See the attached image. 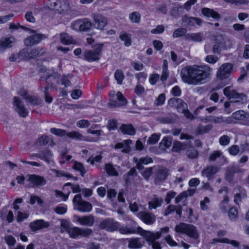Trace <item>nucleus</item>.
Segmentation results:
<instances>
[{"label": "nucleus", "mask_w": 249, "mask_h": 249, "mask_svg": "<svg viewBox=\"0 0 249 249\" xmlns=\"http://www.w3.org/2000/svg\"><path fill=\"white\" fill-rule=\"evenodd\" d=\"M136 175V171L134 168L131 169L126 174L124 175L123 178L125 181L126 185H130L132 183L134 176Z\"/></svg>", "instance_id": "473e14b6"}, {"label": "nucleus", "mask_w": 249, "mask_h": 249, "mask_svg": "<svg viewBox=\"0 0 249 249\" xmlns=\"http://www.w3.org/2000/svg\"><path fill=\"white\" fill-rule=\"evenodd\" d=\"M172 139L171 137H164L160 143V148L164 150L170 147L172 144Z\"/></svg>", "instance_id": "ea45409f"}, {"label": "nucleus", "mask_w": 249, "mask_h": 249, "mask_svg": "<svg viewBox=\"0 0 249 249\" xmlns=\"http://www.w3.org/2000/svg\"><path fill=\"white\" fill-rule=\"evenodd\" d=\"M144 243L143 238H133L129 241L128 247L132 249H138L141 248Z\"/></svg>", "instance_id": "5701e85b"}, {"label": "nucleus", "mask_w": 249, "mask_h": 249, "mask_svg": "<svg viewBox=\"0 0 249 249\" xmlns=\"http://www.w3.org/2000/svg\"><path fill=\"white\" fill-rule=\"evenodd\" d=\"M160 135L154 134L150 137L147 141V143L150 144H154L159 140Z\"/></svg>", "instance_id": "338daca9"}, {"label": "nucleus", "mask_w": 249, "mask_h": 249, "mask_svg": "<svg viewBox=\"0 0 249 249\" xmlns=\"http://www.w3.org/2000/svg\"><path fill=\"white\" fill-rule=\"evenodd\" d=\"M165 95L164 94H160L156 99L154 104L156 106L162 105L165 101Z\"/></svg>", "instance_id": "774afa93"}, {"label": "nucleus", "mask_w": 249, "mask_h": 249, "mask_svg": "<svg viewBox=\"0 0 249 249\" xmlns=\"http://www.w3.org/2000/svg\"><path fill=\"white\" fill-rule=\"evenodd\" d=\"M19 60L22 59H30L32 58V55H30L29 51L26 49H23L18 54Z\"/></svg>", "instance_id": "de8ad7c7"}, {"label": "nucleus", "mask_w": 249, "mask_h": 249, "mask_svg": "<svg viewBox=\"0 0 249 249\" xmlns=\"http://www.w3.org/2000/svg\"><path fill=\"white\" fill-rule=\"evenodd\" d=\"M67 136L69 138L73 139H76L78 140H84L82 134H80L79 132L76 131H72L71 132H67Z\"/></svg>", "instance_id": "864d4df0"}, {"label": "nucleus", "mask_w": 249, "mask_h": 249, "mask_svg": "<svg viewBox=\"0 0 249 249\" xmlns=\"http://www.w3.org/2000/svg\"><path fill=\"white\" fill-rule=\"evenodd\" d=\"M177 109L178 111L183 113L184 114L185 116L189 119L193 120L194 119V116L192 114L191 112H190L189 110H186L185 108H182L180 109V107L178 106Z\"/></svg>", "instance_id": "e2e57ef3"}, {"label": "nucleus", "mask_w": 249, "mask_h": 249, "mask_svg": "<svg viewBox=\"0 0 249 249\" xmlns=\"http://www.w3.org/2000/svg\"><path fill=\"white\" fill-rule=\"evenodd\" d=\"M119 129L124 134L133 135L135 133V129L131 124H123L120 126Z\"/></svg>", "instance_id": "cd10ccee"}, {"label": "nucleus", "mask_w": 249, "mask_h": 249, "mask_svg": "<svg viewBox=\"0 0 249 249\" xmlns=\"http://www.w3.org/2000/svg\"><path fill=\"white\" fill-rule=\"evenodd\" d=\"M201 11L202 13L207 17H212L215 19H219L221 18L220 14L213 9L208 8H203L202 9Z\"/></svg>", "instance_id": "c85d7f7f"}, {"label": "nucleus", "mask_w": 249, "mask_h": 249, "mask_svg": "<svg viewBox=\"0 0 249 249\" xmlns=\"http://www.w3.org/2000/svg\"><path fill=\"white\" fill-rule=\"evenodd\" d=\"M94 26L95 28L102 30L107 24V19L102 15H96L94 17Z\"/></svg>", "instance_id": "a211bd4d"}, {"label": "nucleus", "mask_w": 249, "mask_h": 249, "mask_svg": "<svg viewBox=\"0 0 249 249\" xmlns=\"http://www.w3.org/2000/svg\"><path fill=\"white\" fill-rule=\"evenodd\" d=\"M74 209L82 213H89L92 209V204L87 201L82 200L80 194L75 195L72 200Z\"/></svg>", "instance_id": "7ed1b4c3"}, {"label": "nucleus", "mask_w": 249, "mask_h": 249, "mask_svg": "<svg viewBox=\"0 0 249 249\" xmlns=\"http://www.w3.org/2000/svg\"><path fill=\"white\" fill-rule=\"evenodd\" d=\"M185 39L195 42H201L204 39V37L202 34L200 33H189L185 35Z\"/></svg>", "instance_id": "c756f323"}, {"label": "nucleus", "mask_w": 249, "mask_h": 249, "mask_svg": "<svg viewBox=\"0 0 249 249\" xmlns=\"http://www.w3.org/2000/svg\"><path fill=\"white\" fill-rule=\"evenodd\" d=\"M162 202L163 199L162 198L154 197L148 202L149 209L150 210L156 209L161 206Z\"/></svg>", "instance_id": "c9c22d12"}, {"label": "nucleus", "mask_w": 249, "mask_h": 249, "mask_svg": "<svg viewBox=\"0 0 249 249\" xmlns=\"http://www.w3.org/2000/svg\"><path fill=\"white\" fill-rule=\"evenodd\" d=\"M233 69V65L230 63L222 64L217 72V77L220 80L228 78L231 74Z\"/></svg>", "instance_id": "0eeeda50"}, {"label": "nucleus", "mask_w": 249, "mask_h": 249, "mask_svg": "<svg viewBox=\"0 0 249 249\" xmlns=\"http://www.w3.org/2000/svg\"><path fill=\"white\" fill-rule=\"evenodd\" d=\"M100 227L109 232H113L119 230L121 232H124V233H152L151 232L144 231L136 224H134L131 228H121L119 223L111 218L106 219L101 222Z\"/></svg>", "instance_id": "f03ea898"}, {"label": "nucleus", "mask_w": 249, "mask_h": 249, "mask_svg": "<svg viewBox=\"0 0 249 249\" xmlns=\"http://www.w3.org/2000/svg\"><path fill=\"white\" fill-rule=\"evenodd\" d=\"M105 168L107 173L109 175L113 176H118V173L112 164L109 163L106 164L105 165Z\"/></svg>", "instance_id": "a18cd8bd"}, {"label": "nucleus", "mask_w": 249, "mask_h": 249, "mask_svg": "<svg viewBox=\"0 0 249 249\" xmlns=\"http://www.w3.org/2000/svg\"><path fill=\"white\" fill-rule=\"evenodd\" d=\"M73 168L80 172V175L83 177L86 173V170L83 164L79 162H75L73 164Z\"/></svg>", "instance_id": "5fc2aeb1"}, {"label": "nucleus", "mask_w": 249, "mask_h": 249, "mask_svg": "<svg viewBox=\"0 0 249 249\" xmlns=\"http://www.w3.org/2000/svg\"><path fill=\"white\" fill-rule=\"evenodd\" d=\"M50 226V223L48 221H46L43 219H38L31 222L29 224V227L33 231H41L44 229H47Z\"/></svg>", "instance_id": "9d476101"}, {"label": "nucleus", "mask_w": 249, "mask_h": 249, "mask_svg": "<svg viewBox=\"0 0 249 249\" xmlns=\"http://www.w3.org/2000/svg\"><path fill=\"white\" fill-rule=\"evenodd\" d=\"M129 18L132 22L139 23L141 19V15L139 13L134 12L129 15Z\"/></svg>", "instance_id": "052dcab7"}, {"label": "nucleus", "mask_w": 249, "mask_h": 249, "mask_svg": "<svg viewBox=\"0 0 249 249\" xmlns=\"http://www.w3.org/2000/svg\"><path fill=\"white\" fill-rule=\"evenodd\" d=\"M216 242H220L222 243L231 244L234 247H237L238 246V242L235 240H230L228 238L219 237L218 238L213 239L212 244H214Z\"/></svg>", "instance_id": "58836bf2"}, {"label": "nucleus", "mask_w": 249, "mask_h": 249, "mask_svg": "<svg viewBox=\"0 0 249 249\" xmlns=\"http://www.w3.org/2000/svg\"><path fill=\"white\" fill-rule=\"evenodd\" d=\"M13 105L15 107V110L19 116L23 118L27 116L29 113L28 110L25 107L23 103L18 97L14 98Z\"/></svg>", "instance_id": "6e6552de"}, {"label": "nucleus", "mask_w": 249, "mask_h": 249, "mask_svg": "<svg viewBox=\"0 0 249 249\" xmlns=\"http://www.w3.org/2000/svg\"><path fill=\"white\" fill-rule=\"evenodd\" d=\"M138 216L146 224H153L156 219V216L153 213L146 212H140L138 213Z\"/></svg>", "instance_id": "2eb2a0df"}, {"label": "nucleus", "mask_w": 249, "mask_h": 249, "mask_svg": "<svg viewBox=\"0 0 249 249\" xmlns=\"http://www.w3.org/2000/svg\"><path fill=\"white\" fill-rule=\"evenodd\" d=\"M246 113V112L243 110H239L233 113L232 116L235 119L240 121L241 123L242 124Z\"/></svg>", "instance_id": "3c124183"}, {"label": "nucleus", "mask_w": 249, "mask_h": 249, "mask_svg": "<svg viewBox=\"0 0 249 249\" xmlns=\"http://www.w3.org/2000/svg\"><path fill=\"white\" fill-rule=\"evenodd\" d=\"M229 198L228 196H225L223 200L220 203L219 207L221 211L223 213H226L228 209L229 208Z\"/></svg>", "instance_id": "c03bdc74"}, {"label": "nucleus", "mask_w": 249, "mask_h": 249, "mask_svg": "<svg viewBox=\"0 0 249 249\" xmlns=\"http://www.w3.org/2000/svg\"><path fill=\"white\" fill-rule=\"evenodd\" d=\"M224 95L228 98L232 99L235 103H243L245 99L244 94L239 93L235 90H231L230 87H227L223 90Z\"/></svg>", "instance_id": "423d86ee"}, {"label": "nucleus", "mask_w": 249, "mask_h": 249, "mask_svg": "<svg viewBox=\"0 0 249 249\" xmlns=\"http://www.w3.org/2000/svg\"><path fill=\"white\" fill-rule=\"evenodd\" d=\"M217 158H219L221 160V164L223 165L227 163L226 159L222 155V154L220 151H215L209 157V160L211 161H214Z\"/></svg>", "instance_id": "2f4dec72"}, {"label": "nucleus", "mask_w": 249, "mask_h": 249, "mask_svg": "<svg viewBox=\"0 0 249 249\" xmlns=\"http://www.w3.org/2000/svg\"><path fill=\"white\" fill-rule=\"evenodd\" d=\"M60 39L61 42L65 45L70 44L72 42V38L67 33H62L60 35Z\"/></svg>", "instance_id": "37998d69"}, {"label": "nucleus", "mask_w": 249, "mask_h": 249, "mask_svg": "<svg viewBox=\"0 0 249 249\" xmlns=\"http://www.w3.org/2000/svg\"><path fill=\"white\" fill-rule=\"evenodd\" d=\"M177 232L181 233H197L196 228L191 224L180 223L175 227Z\"/></svg>", "instance_id": "1a4fd4ad"}, {"label": "nucleus", "mask_w": 249, "mask_h": 249, "mask_svg": "<svg viewBox=\"0 0 249 249\" xmlns=\"http://www.w3.org/2000/svg\"><path fill=\"white\" fill-rule=\"evenodd\" d=\"M26 103L33 106H39L41 104V100L38 97L29 94L25 97Z\"/></svg>", "instance_id": "a878e982"}, {"label": "nucleus", "mask_w": 249, "mask_h": 249, "mask_svg": "<svg viewBox=\"0 0 249 249\" xmlns=\"http://www.w3.org/2000/svg\"><path fill=\"white\" fill-rule=\"evenodd\" d=\"M206 122H210L215 124L230 123V118H225L222 116H209L205 119Z\"/></svg>", "instance_id": "bb28decb"}, {"label": "nucleus", "mask_w": 249, "mask_h": 249, "mask_svg": "<svg viewBox=\"0 0 249 249\" xmlns=\"http://www.w3.org/2000/svg\"><path fill=\"white\" fill-rule=\"evenodd\" d=\"M134 160L137 162V168L140 170L142 168V164H147L153 162L152 159L150 157L141 158L139 160L134 158Z\"/></svg>", "instance_id": "72a5a7b5"}, {"label": "nucleus", "mask_w": 249, "mask_h": 249, "mask_svg": "<svg viewBox=\"0 0 249 249\" xmlns=\"http://www.w3.org/2000/svg\"><path fill=\"white\" fill-rule=\"evenodd\" d=\"M73 26L75 29H78L80 31H87L90 28L91 23L87 19H79L73 23Z\"/></svg>", "instance_id": "4468645a"}, {"label": "nucleus", "mask_w": 249, "mask_h": 249, "mask_svg": "<svg viewBox=\"0 0 249 249\" xmlns=\"http://www.w3.org/2000/svg\"><path fill=\"white\" fill-rule=\"evenodd\" d=\"M30 36L24 40V43L27 46H32L39 43L43 39L46 38L45 35L36 34V32L32 33Z\"/></svg>", "instance_id": "f8f14e48"}, {"label": "nucleus", "mask_w": 249, "mask_h": 249, "mask_svg": "<svg viewBox=\"0 0 249 249\" xmlns=\"http://www.w3.org/2000/svg\"><path fill=\"white\" fill-rule=\"evenodd\" d=\"M15 39L13 37H5L0 40V53L12 46Z\"/></svg>", "instance_id": "6ab92c4d"}, {"label": "nucleus", "mask_w": 249, "mask_h": 249, "mask_svg": "<svg viewBox=\"0 0 249 249\" xmlns=\"http://www.w3.org/2000/svg\"><path fill=\"white\" fill-rule=\"evenodd\" d=\"M29 216V214L26 213H22L18 211L16 216V220L17 222L20 223L24 220L27 219Z\"/></svg>", "instance_id": "4d7b16f0"}, {"label": "nucleus", "mask_w": 249, "mask_h": 249, "mask_svg": "<svg viewBox=\"0 0 249 249\" xmlns=\"http://www.w3.org/2000/svg\"><path fill=\"white\" fill-rule=\"evenodd\" d=\"M19 28H20L24 30L29 31L30 33H32L35 32V30L30 29L24 26H22L19 24V23H18L17 24H16L15 23L11 22L9 24V29L13 30H17Z\"/></svg>", "instance_id": "09e8293b"}, {"label": "nucleus", "mask_w": 249, "mask_h": 249, "mask_svg": "<svg viewBox=\"0 0 249 249\" xmlns=\"http://www.w3.org/2000/svg\"><path fill=\"white\" fill-rule=\"evenodd\" d=\"M182 210V207L180 205L176 206L173 205H169L165 211L164 215L167 216L175 211L176 213L180 217L181 216Z\"/></svg>", "instance_id": "b1692460"}, {"label": "nucleus", "mask_w": 249, "mask_h": 249, "mask_svg": "<svg viewBox=\"0 0 249 249\" xmlns=\"http://www.w3.org/2000/svg\"><path fill=\"white\" fill-rule=\"evenodd\" d=\"M53 210L58 214H64L67 211V207L65 205H59L53 208Z\"/></svg>", "instance_id": "603ef678"}, {"label": "nucleus", "mask_w": 249, "mask_h": 249, "mask_svg": "<svg viewBox=\"0 0 249 249\" xmlns=\"http://www.w3.org/2000/svg\"><path fill=\"white\" fill-rule=\"evenodd\" d=\"M185 144L178 141L175 142L173 143L172 150L174 152H179L181 150H184L185 149Z\"/></svg>", "instance_id": "49530a36"}, {"label": "nucleus", "mask_w": 249, "mask_h": 249, "mask_svg": "<svg viewBox=\"0 0 249 249\" xmlns=\"http://www.w3.org/2000/svg\"><path fill=\"white\" fill-rule=\"evenodd\" d=\"M50 131L52 134L59 137H63L65 135L67 136L66 131L63 129L52 128L50 130Z\"/></svg>", "instance_id": "13d9d810"}, {"label": "nucleus", "mask_w": 249, "mask_h": 249, "mask_svg": "<svg viewBox=\"0 0 249 249\" xmlns=\"http://www.w3.org/2000/svg\"><path fill=\"white\" fill-rule=\"evenodd\" d=\"M216 41L221 47L227 49L231 47V43L229 38L226 36H221L220 38H217Z\"/></svg>", "instance_id": "7c9ffc66"}, {"label": "nucleus", "mask_w": 249, "mask_h": 249, "mask_svg": "<svg viewBox=\"0 0 249 249\" xmlns=\"http://www.w3.org/2000/svg\"><path fill=\"white\" fill-rule=\"evenodd\" d=\"M116 100L117 101H114V104L112 103L115 106H124L127 104L126 99L120 91L116 94Z\"/></svg>", "instance_id": "e433bc0d"}, {"label": "nucleus", "mask_w": 249, "mask_h": 249, "mask_svg": "<svg viewBox=\"0 0 249 249\" xmlns=\"http://www.w3.org/2000/svg\"><path fill=\"white\" fill-rule=\"evenodd\" d=\"M187 32V30L184 28H180L176 29L173 34V37L174 38H178L181 36H182L184 35L185 36L186 33Z\"/></svg>", "instance_id": "6e6d98bb"}, {"label": "nucleus", "mask_w": 249, "mask_h": 249, "mask_svg": "<svg viewBox=\"0 0 249 249\" xmlns=\"http://www.w3.org/2000/svg\"><path fill=\"white\" fill-rule=\"evenodd\" d=\"M242 172V169L238 165L230 167L227 169L225 175L226 179L230 181L235 173Z\"/></svg>", "instance_id": "393cba45"}, {"label": "nucleus", "mask_w": 249, "mask_h": 249, "mask_svg": "<svg viewBox=\"0 0 249 249\" xmlns=\"http://www.w3.org/2000/svg\"><path fill=\"white\" fill-rule=\"evenodd\" d=\"M132 142L130 140H126L123 142H118L115 145V149H122V152L124 153H129L131 150L130 145Z\"/></svg>", "instance_id": "412c9836"}, {"label": "nucleus", "mask_w": 249, "mask_h": 249, "mask_svg": "<svg viewBox=\"0 0 249 249\" xmlns=\"http://www.w3.org/2000/svg\"><path fill=\"white\" fill-rule=\"evenodd\" d=\"M218 168L214 166H210L204 168L201 173L203 177L207 178L208 180H210L213 178L214 175L217 173Z\"/></svg>", "instance_id": "dca6fc26"}, {"label": "nucleus", "mask_w": 249, "mask_h": 249, "mask_svg": "<svg viewBox=\"0 0 249 249\" xmlns=\"http://www.w3.org/2000/svg\"><path fill=\"white\" fill-rule=\"evenodd\" d=\"M120 38L124 42L126 46H129L131 44V35L130 34L122 32L120 34Z\"/></svg>", "instance_id": "a19ab883"}, {"label": "nucleus", "mask_w": 249, "mask_h": 249, "mask_svg": "<svg viewBox=\"0 0 249 249\" xmlns=\"http://www.w3.org/2000/svg\"><path fill=\"white\" fill-rule=\"evenodd\" d=\"M107 127L109 131L115 130L118 127L117 121L114 119L108 120Z\"/></svg>", "instance_id": "69168bd1"}, {"label": "nucleus", "mask_w": 249, "mask_h": 249, "mask_svg": "<svg viewBox=\"0 0 249 249\" xmlns=\"http://www.w3.org/2000/svg\"><path fill=\"white\" fill-rule=\"evenodd\" d=\"M60 230L61 232H66L68 233H83L80 228L73 227L71 221L66 219H61Z\"/></svg>", "instance_id": "20e7f679"}, {"label": "nucleus", "mask_w": 249, "mask_h": 249, "mask_svg": "<svg viewBox=\"0 0 249 249\" xmlns=\"http://www.w3.org/2000/svg\"><path fill=\"white\" fill-rule=\"evenodd\" d=\"M231 139L227 135L222 136L219 140V142L220 145L222 146H226L229 144Z\"/></svg>", "instance_id": "0e129e2a"}, {"label": "nucleus", "mask_w": 249, "mask_h": 249, "mask_svg": "<svg viewBox=\"0 0 249 249\" xmlns=\"http://www.w3.org/2000/svg\"><path fill=\"white\" fill-rule=\"evenodd\" d=\"M36 157L40 159L45 161L48 164H51L53 162V154L49 150H44L36 155Z\"/></svg>", "instance_id": "f3484780"}, {"label": "nucleus", "mask_w": 249, "mask_h": 249, "mask_svg": "<svg viewBox=\"0 0 249 249\" xmlns=\"http://www.w3.org/2000/svg\"><path fill=\"white\" fill-rule=\"evenodd\" d=\"M103 48L102 44L97 45L94 50H86L84 53V57L88 61H94L100 59V55Z\"/></svg>", "instance_id": "39448f33"}, {"label": "nucleus", "mask_w": 249, "mask_h": 249, "mask_svg": "<svg viewBox=\"0 0 249 249\" xmlns=\"http://www.w3.org/2000/svg\"><path fill=\"white\" fill-rule=\"evenodd\" d=\"M146 241L149 245H151L153 249H161L160 244L158 240L160 238V234H144Z\"/></svg>", "instance_id": "ddd939ff"}, {"label": "nucleus", "mask_w": 249, "mask_h": 249, "mask_svg": "<svg viewBox=\"0 0 249 249\" xmlns=\"http://www.w3.org/2000/svg\"><path fill=\"white\" fill-rule=\"evenodd\" d=\"M169 175V170L164 167L160 168L157 171L156 180H165Z\"/></svg>", "instance_id": "f704fd0d"}, {"label": "nucleus", "mask_w": 249, "mask_h": 249, "mask_svg": "<svg viewBox=\"0 0 249 249\" xmlns=\"http://www.w3.org/2000/svg\"><path fill=\"white\" fill-rule=\"evenodd\" d=\"M5 240L10 247V249L13 248L16 243V239L11 235H7L5 236Z\"/></svg>", "instance_id": "bf43d9fd"}, {"label": "nucleus", "mask_w": 249, "mask_h": 249, "mask_svg": "<svg viewBox=\"0 0 249 249\" xmlns=\"http://www.w3.org/2000/svg\"><path fill=\"white\" fill-rule=\"evenodd\" d=\"M57 83L58 84L64 85L65 87H68L71 86L70 80L69 79L68 76L66 75H63Z\"/></svg>", "instance_id": "680f3d73"}, {"label": "nucleus", "mask_w": 249, "mask_h": 249, "mask_svg": "<svg viewBox=\"0 0 249 249\" xmlns=\"http://www.w3.org/2000/svg\"><path fill=\"white\" fill-rule=\"evenodd\" d=\"M0 217L3 220H5L8 223H11L14 219V215L11 210L8 211L7 209L3 208L0 212Z\"/></svg>", "instance_id": "4be33fe9"}, {"label": "nucleus", "mask_w": 249, "mask_h": 249, "mask_svg": "<svg viewBox=\"0 0 249 249\" xmlns=\"http://www.w3.org/2000/svg\"><path fill=\"white\" fill-rule=\"evenodd\" d=\"M212 71V69L207 65L187 66L181 69L180 76L184 83L196 86L205 83Z\"/></svg>", "instance_id": "f257e3e1"}, {"label": "nucleus", "mask_w": 249, "mask_h": 249, "mask_svg": "<svg viewBox=\"0 0 249 249\" xmlns=\"http://www.w3.org/2000/svg\"><path fill=\"white\" fill-rule=\"evenodd\" d=\"M74 217L76 221L83 226H91L94 223L93 217L90 215L82 217L75 215Z\"/></svg>", "instance_id": "aec40b11"}, {"label": "nucleus", "mask_w": 249, "mask_h": 249, "mask_svg": "<svg viewBox=\"0 0 249 249\" xmlns=\"http://www.w3.org/2000/svg\"><path fill=\"white\" fill-rule=\"evenodd\" d=\"M213 127V125L208 124L206 125H199L196 129V133L198 134H202L208 132Z\"/></svg>", "instance_id": "79ce46f5"}, {"label": "nucleus", "mask_w": 249, "mask_h": 249, "mask_svg": "<svg viewBox=\"0 0 249 249\" xmlns=\"http://www.w3.org/2000/svg\"><path fill=\"white\" fill-rule=\"evenodd\" d=\"M27 180L32 185V187H36L44 185L46 183L45 178L41 176L33 174L28 175Z\"/></svg>", "instance_id": "9b49d317"}, {"label": "nucleus", "mask_w": 249, "mask_h": 249, "mask_svg": "<svg viewBox=\"0 0 249 249\" xmlns=\"http://www.w3.org/2000/svg\"><path fill=\"white\" fill-rule=\"evenodd\" d=\"M69 10V4L67 0H59V5L56 11L59 13H62L68 11Z\"/></svg>", "instance_id": "4c0bfd02"}, {"label": "nucleus", "mask_w": 249, "mask_h": 249, "mask_svg": "<svg viewBox=\"0 0 249 249\" xmlns=\"http://www.w3.org/2000/svg\"><path fill=\"white\" fill-rule=\"evenodd\" d=\"M114 77L118 84H121L124 78V76L122 71L117 70L114 73Z\"/></svg>", "instance_id": "8fccbe9b"}]
</instances>
